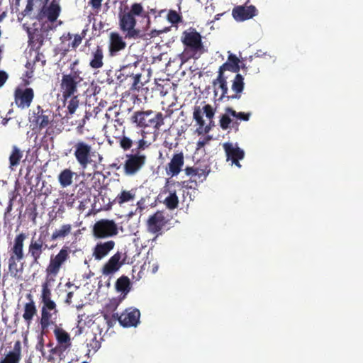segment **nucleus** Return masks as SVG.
<instances>
[{
	"label": "nucleus",
	"mask_w": 363,
	"mask_h": 363,
	"mask_svg": "<svg viewBox=\"0 0 363 363\" xmlns=\"http://www.w3.org/2000/svg\"><path fill=\"white\" fill-rule=\"evenodd\" d=\"M72 230V225L64 224L60 229H56L51 235V240H57L67 236Z\"/></svg>",
	"instance_id": "37"
},
{
	"label": "nucleus",
	"mask_w": 363,
	"mask_h": 363,
	"mask_svg": "<svg viewBox=\"0 0 363 363\" xmlns=\"http://www.w3.org/2000/svg\"><path fill=\"white\" fill-rule=\"evenodd\" d=\"M125 47L126 43L123 40L119 33L116 32L111 33L108 46L110 56L113 57L117 55L118 52L124 50Z\"/></svg>",
	"instance_id": "27"
},
{
	"label": "nucleus",
	"mask_w": 363,
	"mask_h": 363,
	"mask_svg": "<svg viewBox=\"0 0 363 363\" xmlns=\"http://www.w3.org/2000/svg\"><path fill=\"white\" fill-rule=\"evenodd\" d=\"M73 295H74V293L70 291V292H68V294H67V298H66V300H65V302L68 304H70L71 302H72V298L73 297Z\"/></svg>",
	"instance_id": "56"
},
{
	"label": "nucleus",
	"mask_w": 363,
	"mask_h": 363,
	"mask_svg": "<svg viewBox=\"0 0 363 363\" xmlns=\"http://www.w3.org/2000/svg\"><path fill=\"white\" fill-rule=\"evenodd\" d=\"M87 347L89 352L92 350L94 352H96L101 347V342L97 340L96 334L93 335L90 342L87 343Z\"/></svg>",
	"instance_id": "42"
},
{
	"label": "nucleus",
	"mask_w": 363,
	"mask_h": 363,
	"mask_svg": "<svg viewBox=\"0 0 363 363\" xmlns=\"http://www.w3.org/2000/svg\"><path fill=\"white\" fill-rule=\"evenodd\" d=\"M102 0H90L89 4L94 9H99L101 6Z\"/></svg>",
	"instance_id": "52"
},
{
	"label": "nucleus",
	"mask_w": 363,
	"mask_h": 363,
	"mask_svg": "<svg viewBox=\"0 0 363 363\" xmlns=\"http://www.w3.org/2000/svg\"><path fill=\"white\" fill-rule=\"evenodd\" d=\"M140 312L135 308H126L119 315V323L125 328L135 327L140 322Z\"/></svg>",
	"instance_id": "16"
},
{
	"label": "nucleus",
	"mask_w": 363,
	"mask_h": 363,
	"mask_svg": "<svg viewBox=\"0 0 363 363\" xmlns=\"http://www.w3.org/2000/svg\"><path fill=\"white\" fill-rule=\"evenodd\" d=\"M21 342L17 340L12 350L0 358V363H20L21 360Z\"/></svg>",
	"instance_id": "28"
},
{
	"label": "nucleus",
	"mask_w": 363,
	"mask_h": 363,
	"mask_svg": "<svg viewBox=\"0 0 363 363\" xmlns=\"http://www.w3.org/2000/svg\"><path fill=\"white\" fill-rule=\"evenodd\" d=\"M259 58L258 56H256L255 57H252V56L250 57V62L252 64H258V62L257 61V59Z\"/></svg>",
	"instance_id": "59"
},
{
	"label": "nucleus",
	"mask_w": 363,
	"mask_h": 363,
	"mask_svg": "<svg viewBox=\"0 0 363 363\" xmlns=\"http://www.w3.org/2000/svg\"><path fill=\"white\" fill-rule=\"evenodd\" d=\"M83 329H84L83 327L77 325L75 328L73 329V331L74 333V335L77 336V335H81L82 333V332H83Z\"/></svg>",
	"instance_id": "54"
},
{
	"label": "nucleus",
	"mask_w": 363,
	"mask_h": 363,
	"mask_svg": "<svg viewBox=\"0 0 363 363\" xmlns=\"http://www.w3.org/2000/svg\"><path fill=\"white\" fill-rule=\"evenodd\" d=\"M223 148L226 155L227 161L230 160L232 164L238 167H241L239 160L244 158V151L238 147H234L232 143H225L223 144Z\"/></svg>",
	"instance_id": "23"
},
{
	"label": "nucleus",
	"mask_w": 363,
	"mask_h": 363,
	"mask_svg": "<svg viewBox=\"0 0 363 363\" xmlns=\"http://www.w3.org/2000/svg\"><path fill=\"white\" fill-rule=\"evenodd\" d=\"M27 298L30 299V301L24 305L23 318L27 325H29L34 316L37 314V308L31 294H28Z\"/></svg>",
	"instance_id": "30"
},
{
	"label": "nucleus",
	"mask_w": 363,
	"mask_h": 363,
	"mask_svg": "<svg viewBox=\"0 0 363 363\" xmlns=\"http://www.w3.org/2000/svg\"><path fill=\"white\" fill-rule=\"evenodd\" d=\"M125 60L128 61V62L123 65L117 71L116 78L121 84L128 80L129 84H131L130 89L139 90L143 85L140 83L141 74L135 72L139 60L136 58L135 55L127 56Z\"/></svg>",
	"instance_id": "6"
},
{
	"label": "nucleus",
	"mask_w": 363,
	"mask_h": 363,
	"mask_svg": "<svg viewBox=\"0 0 363 363\" xmlns=\"http://www.w3.org/2000/svg\"><path fill=\"white\" fill-rule=\"evenodd\" d=\"M116 289L118 292L127 294L130 290V281L128 277L122 276L116 282Z\"/></svg>",
	"instance_id": "36"
},
{
	"label": "nucleus",
	"mask_w": 363,
	"mask_h": 363,
	"mask_svg": "<svg viewBox=\"0 0 363 363\" xmlns=\"http://www.w3.org/2000/svg\"><path fill=\"white\" fill-rule=\"evenodd\" d=\"M240 68H242V69L243 71H245V72H247V70H248V69H249V68H251V67H252V66H251L250 65H247V63H242V65H240Z\"/></svg>",
	"instance_id": "57"
},
{
	"label": "nucleus",
	"mask_w": 363,
	"mask_h": 363,
	"mask_svg": "<svg viewBox=\"0 0 363 363\" xmlns=\"http://www.w3.org/2000/svg\"><path fill=\"white\" fill-rule=\"evenodd\" d=\"M116 242L113 240L99 242L93 248L92 256L96 260H101L106 257L115 247Z\"/></svg>",
	"instance_id": "25"
},
{
	"label": "nucleus",
	"mask_w": 363,
	"mask_h": 363,
	"mask_svg": "<svg viewBox=\"0 0 363 363\" xmlns=\"http://www.w3.org/2000/svg\"><path fill=\"white\" fill-rule=\"evenodd\" d=\"M35 40L37 41H40V44L41 45L43 43V38L41 35H37Z\"/></svg>",
	"instance_id": "63"
},
{
	"label": "nucleus",
	"mask_w": 363,
	"mask_h": 363,
	"mask_svg": "<svg viewBox=\"0 0 363 363\" xmlns=\"http://www.w3.org/2000/svg\"><path fill=\"white\" fill-rule=\"evenodd\" d=\"M100 179H98V184L95 182L94 184L92 185V187L94 189H100L101 188Z\"/></svg>",
	"instance_id": "60"
},
{
	"label": "nucleus",
	"mask_w": 363,
	"mask_h": 363,
	"mask_svg": "<svg viewBox=\"0 0 363 363\" xmlns=\"http://www.w3.org/2000/svg\"><path fill=\"white\" fill-rule=\"evenodd\" d=\"M48 249V245L42 235L38 238L33 235L29 242L27 256L30 259V266L40 265V260L45 251Z\"/></svg>",
	"instance_id": "10"
},
{
	"label": "nucleus",
	"mask_w": 363,
	"mask_h": 363,
	"mask_svg": "<svg viewBox=\"0 0 363 363\" xmlns=\"http://www.w3.org/2000/svg\"><path fill=\"white\" fill-rule=\"evenodd\" d=\"M70 252L69 247L64 245L56 255H52L45 269V277L55 279L62 265L69 259Z\"/></svg>",
	"instance_id": "9"
},
{
	"label": "nucleus",
	"mask_w": 363,
	"mask_h": 363,
	"mask_svg": "<svg viewBox=\"0 0 363 363\" xmlns=\"http://www.w3.org/2000/svg\"><path fill=\"white\" fill-rule=\"evenodd\" d=\"M244 77L240 74H237L233 80L231 89L233 94L228 97V100L239 99L241 97V93L244 89Z\"/></svg>",
	"instance_id": "31"
},
{
	"label": "nucleus",
	"mask_w": 363,
	"mask_h": 363,
	"mask_svg": "<svg viewBox=\"0 0 363 363\" xmlns=\"http://www.w3.org/2000/svg\"><path fill=\"white\" fill-rule=\"evenodd\" d=\"M135 16L148 17L141 4L134 3L132 4L129 11L124 12L120 15V28L121 30L127 32L126 38H135L139 36L140 31L135 29L136 25Z\"/></svg>",
	"instance_id": "5"
},
{
	"label": "nucleus",
	"mask_w": 363,
	"mask_h": 363,
	"mask_svg": "<svg viewBox=\"0 0 363 363\" xmlns=\"http://www.w3.org/2000/svg\"><path fill=\"white\" fill-rule=\"evenodd\" d=\"M33 1H34V0H28L27 1V4H26V9L22 12V15L23 16H27L33 10Z\"/></svg>",
	"instance_id": "50"
},
{
	"label": "nucleus",
	"mask_w": 363,
	"mask_h": 363,
	"mask_svg": "<svg viewBox=\"0 0 363 363\" xmlns=\"http://www.w3.org/2000/svg\"><path fill=\"white\" fill-rule=\"evenodd\" d=\"M118 233V225L113 220L100 219L94 223L92 229L93 236L97 239L112 238Z\"/></svg>",
	"instance_id": "11"
},
{
	"label": "nucleus",
	"mask_w": 363,
	"mask_h": 363,
	"mask_svg": "<svg viewBox=\"0 0 363 363\" xmlns=\"http://www.w3.org/2000/svg\"><path fill=\"white\" fill-rule=\"evenodd\" d=\"M79 189L78 190L77 194H79L80 196H83L86 193L89 192V190H90L89 188L85 186V184L83 182L79 183Z\"/></svg>",
	"instance_id": "51"
},
{
	"label": "nucleus",
	"mask_w": 363,
	"mask_h": 363,
	"mask_svg": "<svg viewBox=\"0 0 363 363\" xmlns=\"http://www.w3.org/2000/svg\"><path fill=\"white\" fill-rule=\"evenodd\" d=\"M41 57H44L43 55L38 53V55L35 57V61H40V60H41Z\"/></svg>",
	"instance_id": "64"
},
{
	"label": "nucleus",
	"mask_w": 363,
	"mask_h": 363,
	"mask_svg": "<svg viewBox=\"0 0 363 363\" xmlns=\"http://www.w3.org/2000/svg\"><path fill=\"white\" fill-rule=\"evenodd\" d=\"M23 157V152L16 145L13 146L12 151L9 157L10 167L17 166Z\"/></svg>",
	"instance_id": "38"
},
{
	"label": "nucleus",
	"mask_w": 363,
	"mask_h": 363,
	"mask_svg": "<svg viewBox=\"0 0 363 363\" xmlns=\"http://www.w3.org/2000/svg\"><path fill=\"white\" fill-rule=\"evenodd\" d=\"M83 128L82 125H78V126L77 127V133L79 134H83L84 133V131H83Z\"/></svg>",
	"instance_id": "61"
},
{
	"label": "nucleus",
	"mask_w": 363,
	"mask_h": 363,
	"mask_svg": "<svg viewBox=\"0 0 363 363\" xmlns=\"http://www.w3.org/2000/svg\"><path fill=\"white\" fill-rule=\"evenodd\" d=\"M79 106V100L77 99V96H73L72 99L69 101L67 109L69 114L72 115Z\"/></svg>",
	"instance_id": "45"
},
{
	"label": "nucleus",
	"mask_w": 363,
	"mask_h": 363,
	"mask_svg": "<svg viewBox=\"0 0 363 363\" xmlns=\"http://www.w3.org/2000/svg\"><path fill=\"white\" fill-rule=\"evenodd\" d=\"M211 140H212V136H211V135H206L203 138L199 140V141L196 143V150H198L203 147Z\"/></svg>",
	"instance_id": "48"
},
{
	"label": "nucleus",
	"mask_w": 363,
	"mask_h": 363,
	"mask_svg": "<svg viewBox=\"0 0 363 363\" xmlns=\"http://www.w3.org/2000/svg\"><path fill=\"white\" fill-rule=\"evenodd\" d=\"M216 109L211 104H206L203 108L195 106L193 112V118L199 125V133H208L215 126L213 118Z\"/></svg>",
	"instance_id": "8"
},
{
	"label": "nucleus",
	"mask_w": 363,
	"mask_h": 363,
	"mask_svg": "<svg viewBox=\"0 0 363 363\" xmlns=\"http://www.w3.org/2000/svg\"><path fill=\"white\" fill-rule=\"evenodd\" d=\"M26 238L27 235L25 233L16 235L9 250L8 274L16 280H22L23 278L24 263L22 261L25 257L24 242Z\"/></svg>",
	"instance_id": "2"
},
{
	"label": "nucleus",
	"mask_w": 363,
	"mask_h": 363,
	"mask_svg": "<svg viewBox=\"0 0 363 363\" xmlns=\"http://www.w3.org/2000/svg\"><path fill=\"white\" fill-rule=\"evenodd\" d=\"M187 176L196 178L199 182H203L211 172L209 163L206 160H198L193 167H186L184 169Z\"/></svg>",
	"instance_id": "12"
},
{
	"label": "nucleus",
	"mask_w": 363,
	"mask_h": 363,
	"mask_svg": "<svg viewBox=\"0 0 363 363\" xmlns=\"http://www.w3.org/2000/svg\"><path fill=\"white\" fill-rule=\"evenodd\" d=\"M89 66L94 69H100L104 66V52L100 46L91 52Z\"/></svg>",
	"instance_id": "32"
},
{
	"label": "nucleus",
	"mask_w": 363,
	"mask_h": 363,
	"mask_svg": "<svg viewBox=\"0 0 363 363\" xmlns=\"http://www.w3.org/2000/svg\"><path fill=\"white\" fill-rule=\"evenodd\" d=\"M122 254L117 252L104 264L101 269V272L105 276L112 275L119 270L123 264L124 261L121 260Z\"/></svg>",
	"instance_id": "21"
},
{
	"label": "nucleus",
	"mask_w": 363,
	"mask_h": 363,
	"mask_svg": "<svg viewBox=\"0 0 363 363\" xmlns=\"http://www.w3.org/2000/svg\"><path fill=\"white\" fill-rule=\"evenodd\" d=\"M164 204L168 209L174 210L178 207L179 199L176 191H170L168 196L164 201Z\"/></svg>",
	"instance_id": "39"
},
{
	"label": "nucleus",
	"mask_w": 363,
	"mask_h": 363,
	"mask_svg": "<svg viewBox=\"0 0 363 363\" xmlns=\"http://www.w3.org/2000/svg\"><path fill=\"white\" fill-rule=\"evenodd\" d=\"M79 84L69 76L62 75L60 83V91L65 100L73 96L77 92V85Z\"/></svg>",
	"instance_id": "20"
},
{
	"label": "nucleus",
	"mask_w": 363,
	"mask_h": 363,
	"mask_svg": "<svg viewBox=\"0 0 363 363\" xmlns=\"http://www.w3.org/2000/svg\"><path fill=\"white\" fill-rule=\"evenodd\" d=\"M63 38L66 40H70L72 38V35L69 33L67 34V35H64Z\"/></svg>",
	"instance_id": "62"
},
{
	"label": "nucleus",
	"mask_w": 363,
	"mask_h": 363,
	"mask_svg": "<svg viewBox=\"0 0 363 363\" xmlns=\"http://www.w3.org/2000/svg\"><path fill=\"white\" fill-rule=\"evenodd\" d=\"M55 279L45 277V281L42 284L40 300L43 306L55 308L56 303L52 300V292L50 287Z\"/></svg>",
	"instance_id": "24"
},
{
	"label": "nucleus",
	"mask_w": 363,
	"mask_h": 363,
	"mask_svg": "<svg viewBox=\"0 0 363 363\" xmlns=\"http://www.w3.org/2000/svg\"><path fill=\"white\" fill-rule=\"evenodd\" d=\"M82 37L80 35H74V40L71 43L72 48L76 49L82 43Z\"/></svg>",
	"instance_id": "49"
},
{
	"label": "nucleus",
	"mask_w": 363,
	"mask_h": 363,
	"mask_svg": "<svg viewBox=\"0 0 363 363\" xmlns=\"http://www.w3.org/2000/svg\"><path fill=\"white\" fill-rule=\"evenodd\" d=\"M104 317L108 328L113 327L117 320L119 322V315L118 313H113L112 315H110L107 313H105L104 314Z\"/></svg>",
	"instance_id": "41"
},
{
	"label": "nucleus",
	"mask_w": 363,
	"mask_h": 363,
	"mask_svg": "<svg viewBox=\"0 0 363 363\" xmlns=\"http://www.w3.org/2000/svg\"><path fill=\"white\" fill-rule=\"evenodd\" d=\"M167 20L172 24L178 23L182 21L181 16L174 10H170L167 14Z\"/></svg>",
	"instance_id": "44"
},
{
	"label": "nucleus",
	"mask_w": 363,
	"mask_h": 363,
	"mask_svg": "<svg viewBox=\"0 0 363 363\" xmlns=\"http://www.w3.org/2000/svg\"><path fill=\"white\" fill-rule=\"evenodd\" d=\"M61 8L60 5L54 1L48 6L45 5L38 13L37 18L42 21L44 18H47L48 21L54 23L60 13Z\"/></svg>",
	"instance_id": "22"
},
{
	"label": "nucleus",
	"mask_w": 363,
	"mask_h": 363,
	"mask_svg": "<svg viewBox=\"0 0 363 363\" xmlns=\"http://www.w3.org/2000/svg\"><path fill=\"white\" fill-rule=\"evenodd\" d=\"M164 116L161 112L156 113L152 110L140 111L133 113L131 120L140 128H151L159 130L164 125Z\"/></svg>",
	"instance_id": "7"
},
{
	"label": "nucleus",
	"mask_w": 363,
	"mask_h": 363,
	"mask_svg": "<svg viewBox=\"0 0 363 363\" xmlns=\"http://www.w3.org/2000/svg\"><path fill=\"white\" fill-rule=\"evenodd\" d=\"M74 175V172L70 169L67 168L63 169L58 175V181L60 186L62 187L70 186L72 183Z\"/></svg>",
	"instance_id": "35"
},
{
	"label": "nucleus",
	"mask_w": 363,
	"mask_h": 363,
	"mask_svg": "<svg viewBox=\"0 0 363 363\" xmlns=\"http://www.w3.org/2000/svg\"><path fill=\"white\" fill-rule=\"evenodd\" d=\"M34 98L32 88L17 87L14 91V101L18 108L21 109L30 107Z\"/></svg>",
	"instance_id": "13"
},
{
	"label": "nucleus",
	"mask_w": 363,
	"mask_h": 363,
	"mask_svg": "<svg viewBox=\"0 0 363 363\" xmlns=\"http://www.w3.org/2000/svg\"><path fill=\"white\" fill-rule=\"evenodd\" d=\"M225 112L230 116L244 121H249L250 116V113L236 112L235 110L230 107L225 108Z\"/></svg>",
	"instance_id": "40"
},
{
	"label": "nucleus",
	"mask_w": 363,
	"mask_h": 363,
	"mask_svg": "<svg viewBox=\"0 0 363 363\" xmlns=\"http://www.w3.org/2000/svg\"><path fill=\"white\" fill-rule=\"evenodd\" d=\"M240 60L234 54H230L228 57V60L220 66L218 74L224 75L225 71H230L234 73H237L240 69Z\"/></svg>",
	"instance_id": "29"
},
{
	"label": "nucleus",
	"mask_w": 363,
	"mask_h": 363,
	"mask_svg": "<svg viewBox=\"0 0 363 363\" xmlns=\"http://www.w3.org/2000/svg\"><path fill=\"white\" fill-rule=\"evenodd\" d=\"M137 206L138 209H140V211L145 209V199L141 198L138 202H137Z\"/></svg>",
	"instance_id": "53"
},
{
	"label": "nucleus",
	"mask_w": 363,
	"mask_h": 363,
	"mask_svg": "<svg viewBox=\"0 0 363 363\" xmlns=\"http://www.w3.org/2000/svg\"><path fill=\"white\" fill-rule=\"evenodd\" d=\"M197 181L196 178H191L189 181H184L182 182L183 186L187 189H195L197 187Z\"/></svg>",
	"instance_id": "47"
},
{
	"label": "nucleus",
	"mask_w": 363,
	"mask_h": 363,
	"mask_svg": "<svg viewBox=\"0 0 363 363\" xmlns=\"http://www.w3.org/2000/svg\"><path fill=\"white\" fill-rule=\"evenodd\" d=\"M166 224L167 220L163 211H157L148 218L146 226L149 233L156 234V237H157L161 234V231Z\"/></svg>",
	"instance_id": "14"
},
{
	"label": "nucleus",
	"mask_w": 363,
	"mask_h": 363,
	"mask_svg": "<svg viewBox=\"0 0 363 363\" xmlns=\"http://www.w3.org/2000/svg\"><path fill=\"white\" fill-rule=\"evenodd\" d=\"M181 41L184 45L183 52L179 55L182 64L191 59L198 60L206 52L201 34L194 28L182 33Z\"/></svg>",
	"instance_id": "3"
},
{
	"label": "nucleus",
	"mask_w": 363,
	"mask_h": 363,
	"mask_svg": "<svg viewBox=\"0 0 363 363\" xmlns=\"http://www.w3.org/2000/svg\"><path fill=\"white\" fill-rule=\"evenodd\" d=\"M53 307H46L43 306L41 308V318L40 320V325L42 330V333L48 332V328L50 325H55L58 310L57 304L54 308Z\"/></svg>",
	"instance_id": "15"
},
{
	"label": "nucleus",
	"mask_w": 363,
	"mask_h": 363,
	"mask_svg": "<svg viewBox=\"0 0 363 363\" xmlns=\"http://www.w3.org/2000/svg\"><path fill=\"white\" fill-rule=\"evenodd\" d=\"M73 155L75 160L83 170L88 167H96L97 158L101 160L102 157L96 150L89 143L84 140L77 141L73 147Z\"/></svg>",
	"instance_id": "4"
},
{
	"label": "nucleus",
	"mask_w": 363,
	"mask_h": 363,
	"mask_svg": "<svg viewBox=\"0 0 363 363\" xmlns=\"http://www.w3.org/2000/svg\"><path fill=\"white\" fill-rule=\"evenodd\" d=\"M79 64V60H75L74 61H73L70 65H69V69L70 71H73V70H75L77 68V65Z\"/></svg>",
	"instance_id": "55"
},
{
	"label": "nucleus",
	"mask_w": 363,
	"mask_h": 363,
	"mask_svg": "<svg viewBox=\"0 0 363 363\" xmlns=\"http://www.w3.org/2000/svg\"><path fill=\"white\" fill-rule=\"evenodd\" d=\"M230 114L227 113L225 112V114H223L221 116H220V128L223 129V130H227L228 128H230V125L232 122V120L231 118H230Z\"/></svg>",
	"instance_id": "43"
},
{
	"label": "nucleus",
	"mask_w": 363,
	"mask_h": 363,
	"mask_svg": "<svg viewBox=\"0 0 363 363\" xmlns=\"http://www.w3.org/2000/svg\"><path fill=\"white\" fill-rule=\"evenodd\" d=\"M138 136H128L125 134L124 130L121 135H113L118 140L119 146L124 151H128L136 145V148L133 149L131 153L126 154L125 161L123 164V172L126 176H134L137 174L145 165L147 156L142 153L150 145V143L145 140L142 132H137Z\"/></svg>",
	"instance_id": "1"
},
{
	"label": "nucleus",
	"mask_w": 363,
	"mask_h": 363,
	"mask_svg": "<svg viewBox=\"0 0 363 363\" xmlns=\"http://www.w3.org/2000/svg\"><path fill=\"white\" fill-rule=\"evenodd\" d=\"M53 332L57 342V345L55 347V350L62 353L69 350L72 345L69 333L62 328L59 327H56Z\"/></svg>",
	"instance_id": "19"
},
{
	"label": "nucleus",
	"mask_w": 363,
	"mask_h": 363,
	"mask_svg": "<svg viewBox=\"0 0 363 363\" xmlns=\"http://www.w3.org/2000/svg\"><path fill=\"white\" fill-rule=\"evenodd\" d=\"M37 112H34L33 123L36 124L40 130L48 127L53 121L54 115L51 110H44L40 106L37 107Z\"/></svg>",
	"instance_id": "18"
},
{
	"label": "nucleus",
	"mask_w": 363,
	"mask_h": 363,
	"mask_svg": "<svg viewBox=\"0 0 363 363\" xmlns=\"http://www.w3.org/2000/svg\"><path fill=\"white\" fill-rule=\"evenodd\" d=\"M184 164V157L183 152H180L174 154L166 167L167 174L172 177L178 175L182 171Z\"/></svg>",
	"instance_id": "26"
},
{
	"label": "nucleus",
	"mask_w": 363,
	"mask_h": 363,
	"mask_svg": "<svg viewBox=\"0 0 363 363\" xmlns=\"http://www.w3.org/2000/svg\"><path fill=\"white\" fill-rule=\"evenodd\" d=\"M117 307V305H116L114 303H110L109 304H107L106 308L108 309L109 308L111 311L116 310Z\"/></svg>",
	"instance_id": "58"
},
{
	"label": "nucleus",
	"mask_w": 363,
	"mask_h": 363,
	"mask_svg": "<svg viewBox=\"0 0 363 363\" xmlns=\"http://www.w3.org/2000/svg\"><path fill=\"white\" fill-rule=\"evenodd\" d=\"M257 10L253 5L236 6L233 9L232 16L236 21L242 22L257 16Z\"/></svg>",
	"instance_id": "17"
},
{
	"label": "nucleus",
	"mask_w": 363,
	"mask_h": 363,
	"mask_svg": "<svg viewBox=\"0 0 363 363\" xmlns=\"http://www.w3.org/2000/svg\"><path fill=\"white\" fill-rule=\"evenodd\" d=\"M82 72L79 69L71 71L69 74H65V76H69L72 77L75 81L80 83L83 80V77H81Z\"/></svg>",
	"instance_id": "46"
},
{
	"label": "nucleus",
	"mask_w": 363,
	"mask_h": 363,
	"mask_svg": "<svg viewBox=\"0 0 363 363\" xmlns=\"http://www.w3.org/2000/svg\"><path fill=\"white\" fill-rule=\"evenodd\" d=\"M135 198V189L122 190L113 200V203L121 206L123 204L133 201Z\"/></svg>",
	"instance_id": "34"
},
{
	"label": "nucleus",
	"mask_w": 363,
	"mask_h": 363,
	"mask_svg": "<svg viewBox=\"0 0 363 363\" xmlns=\"http://www.w3.org/2000/svg\"><path fill=\"white\" fill-rule=\"evenodd\" d=\"M212 84L215 89H216V86H218L221 90V94L219 99L222 100L223 99L226 98L228 100V97H230V95L228 94L226 77L221 74H218L216 79L213 81Z\"/></svg>",
	"instance_id": "33"
}]
</instances>
